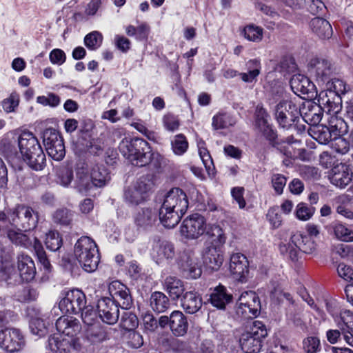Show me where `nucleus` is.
<instances>
[{
	"instance_id": "obj_1",
	"label": "nucleus",
	"mask_w": 353,
	"mask_h": 353,
	"mask_svg": "<svg viewBox=\"0 0 353 353\" xmlns=\"http://www.w3.org/2000/svg\"><path fill=\"white\" fill-rule=\"evenodd\" d=\"M290 86L293 92L297 95L293 99H282L278 102L277 99H269L270 108L276 110H312L317 105L310 100H305L300 94L313 97L316 94V88L310 79L301 74H294L290 80Z\"/></svg>"
},
{
	"instance_id": "obj_2",
	"label": "nucleus",
	"mask_w": 353,
	"mask_h": 353,
	"mask_svg": "<svg viewBox=\"0 0 353 353\" xmlns=\"http://www.w3.org/2000/svg\"><path fill=\"white\" fill-rule=\"evenodd\" d=\"M188 208V200L185 192L174 188L165 196L159 210V220L164 227L172 228L176 225Z\"/></svg>"
},
{
	"instance_id": "obj_3",
	"label": "nucleus",
	"mask_w": 353,
	"mask_h": 353,
	"mask_svg": "<svg viewBox=\"0 0 353 353\" xmlns=\"http://www.w3.org/2000/svg\"><path fill=\"white\" fill-rule=\"evenodd\" d=\"M211 241L205 245L201 256L205 267L212 271H217L223 265L224 257L222 250L226 236L220 226H214L209 232Z\"/></svg>"
},
{
	"instance_id": "obj_4",
	"label": "nucleus",
	"mask_w": 353,
	"mask_h": 353,
	"mask_svg": "<svg viewBox=\"0 0 353 353\" xmlns=\"http://www.w3.org/2000/svg\"><path fill=\"white\" fill-rule=\"evenodd\" d=\"M19 151L25 161L35 170H41L46 165V156L37 137L30 132L24 131L18 137Z\"/></svg>"
},
{
	"instance_id": "obj_5",
	"label": "nucleus",
	"mask_w": 353,
	"mask_h": 353,
	"mask_svg": "<svg viewBox=\"0 0 353 353\" xmlns=\"http://www.w3.org/2000/svg\"><path fill=\"white\" fill-rule=\"evenodd\" d=\"M74 255L83 269L94 272L99 265L100 256L96 243L88 236H81L74 246Z\"/></svg>"
},
{
	"instance_id": "obj_6",
	"label": "nucleus",
	"mask_w": 353,
	"mask_h": 353,
	"mask_svg": "<svg viewBox=\"0 0 353 353\" xmlns=\"http://www.w3.org/2000/svg\"><path fill=\"white\" fill-rule=\"evenodd\" d=\"M325 90L321 91L317 99L319 108L321 110H341L342 100L341 95L346 90L345 82L339 79L328 81L325 85Z\"/></svg>"
},
{
	"instance_id": "obj_7",
	"label": "nucleus",
	"mask_w": 353,
	"mask_h": 353,
	"mask_svg": "<svg viewBox=\"0 0 353 353\" xmlns=\"http://www.w3.org/2000/svg\"><path fill=\"white\" fill-rule=\"evenodd\" d=\"M17 270L18 273L12 265L6 264L1 272V279L5 281H17L19 276L23 281L29 282L33 280L36 274L34 263L28 255L20 254L18 256Z\"/></svg>"
},
{
	"instance_id": "obj_8",
	"label": "nucleus",
	"mask_w": 353,
	"mask_h": 353,
	"mask_svg": "<svg viewBox=\"0 0 353 353\" xmlns=\"http://www.w3.org/2000/svg\"><path fill=\"white\" fill-rule=\"evenodd\" d=\"M317 244L310 236L294 235L289 242L281 243L279 246L281 253L286 258L296 261L299 250L306 254H312L316 250Z\"/></svg>"
},
{
	"instance_id": "obj_9",
	"label": "nucleus",
	"mask_w": 353,
	"mask_h": 353,
	"mask_svg": "<svg viewBox=\"0 0 353 353\" xmlns=\"http://www.w3.org/2000/svg\"><path fill=\"white\" fill-rule=\"evenodd\" d=\"M217 225H208L205 219L201 214H194L186 217L180 227V233L186 239H197L206 234L210 237L209 231Z\"/></svg>"
},
{
	"instance_id": "obj_10",
	"label": "nucleus",
	"mask_w": 353,
	"mask_h": 353,
	"mask_svg": "<svg viewBox=\"0 0 353 353\" xmlns=\"http://www.w3.org/2000/svg\"><path fill=\"white\" fill-rule=\"evenodd\" d=\"M7 218L12 225L26 231L34 228L38 222L37 214L30 207L24 205L10 210Z\"/></svg>"
},
{
	"instance_id": "obj_11",
	"label": "nucleus",
	"mask_w": 353,
	"mask_h": 353,
	"mask_svg": "<svg viewBox=\"0 0 353 353\" xmlns=\"http://www.w3.org/2000/svg\"><path fill=\"white\" fill-rule=\"evenodd\" d=\"M42 138L49 157L57 161L62 160L65 157V150L59 133L54 129L48 128L43 131Z\"/></svg>"
},
{
	"instance_id": "obj_12",
	"label": "nucleus",
	"mask_w": 353,
	"mask_h": 353,
	"mask_svg": "<svg viewBox=\"0 0 353 353\" xmlns=\"http://www.w3.org/2000/svg\"><path fill=\"white\" fill-rule=\"evenodd\" d=\"M86 304L84 293L78 289L70 290L65 292L61 299L59 307L62 313L76 314L81 312Z\"/></svg>"
},
{
	"instance_id": "obj_13",
	"label": "nucleus",
	"mask_w": 353,
	"mask_h": 353,
	"mask_svg": "<svg viewBox=\"0 0 353 353\" xmlns=\"http://www.w3.org/2000/svg\"><path fill=\"white\" fill-rule=\"evenodd\" d=\"M83 341L57 334L49 338L48 347L54 353H70L72 350L81 352L85 349Z\"/></svg>"
},
{
	"instance_id": "obj_14",
	"label": "nucleus",
	"mask_w": 353,
	"mask_h": 353,
	"mask_svg": "<svg viewBox=\"0 0 353 353\" xmlns=\"http://www.w3.org/2000/svg\"><path fill=\"white\" fill-rule=\"evenodd\" d=\"M236 312L245 318L257 316L261 310V302L258 295L253 291L241 293L238 299Z\"/></svg>"
},
{
	"instance_id": "obj_15",
	"label": "nucleus",
	"mask_w": 353,
	"mask_h": 353,
	"mask_svg": "<svg viewBox=\"0 0 353 353\" xmlns=\"http://www.w3.org/2000/svg\"><path fill=\"white\" fill-rule=\"evenodd\" d=\"M25 345L24 337L19 329L8 327L0 331V347L8 352L20 351Z\"/></svg>"
},
{
	"instance_id": "obj_16",
	"label": "nucleus",
	"mask_w": 353,
	"mask_h": 353,
	"mask_svg": "<svg viewBox=\"0 0 353 353\" xmlns=\"http://www.w3.org/2000/svg\"><path fill=\"white\" fill-rule=\"evenodd\" d=\"M325 117L328 121L330 128H335L336 130H339V132L335 134L336 135L340 136L341 133L346 132L347 126L343 120L339 119L335 114H331V112H325ZM349 145L350 143L341 137H334L331 143V147L340 154L347 153L349 150Z\"/></svg>"
},
{
	"instance_id": "obj_17",
	"label": "nucleus",
	"mask_w": 353,
	"mask_h": 353,
	"mask_svg": "<svg viewBox=\"0 0 353 353\" xmlns=\"http://www.w3.org/2000/svg\"><path fill=\"white\" fill-rule=\"evenodd\" d=\"M151 182L146 177H141L128 186L125 190L124 196L127 202L138 205L145 199L146 194L150 189Z\"/></svg>"
},
{
	"instance_id": "obj_18",
	"label": "nucleus",
	"mask_w": 353,
	"mask_h": 353,
	"mask_svg": "<svg viewBox=\"0 0 353 353\" xmlns=\"http://www.w3.org/2000/svg\"><path fill=\"white\" fill-rule=\"evenodd\" d=\"M249 263L246 256L239 252H232L230 256L229 272L232 278L241 283L247 281Z\"/></svg>"
},
{
	"instance_id": "obj_19",
	"label": "nucleus",
	"mask_w": 353,
	"mask_h": 353,
	"mask_svg": "<svg viewBox=\"0 0 353 353\" xmlns=\"http://www.w3.org/2000/svg\"><path fill=\"white\" fill-rule=\"evenodd\" d=\"M150 254L158 264H162L174 258L173 244L166 240L154 239L151 242Z\"/></svg>"
},
{
	"instance_id": "obj_20",
	"label": "nucleus",
	"mask_w": 353,
	"mask_h": 353,
	"mask_svg": "<svg viewBox=\"0 0 353 353\" xmlns=\"http://www.w3.org/2000/svg\"><path fill=\"white\" fill-rule=\"evenodd\" d=\"M56 328L59 335L72 338L73 339H82L79 336L81 325L79 321L71 316H62L56 321Z\"/></svg>"
},
{
	"instance_id": "obj_21",
	"label": "nucleus",
	"mask_w": 353,
	"mask_h": 353,
	"mask_svg": "<svg viewBox=\"0 0 353 353\" xmlns=\"http://www.w3.org/2000/svg\"><path fill=\"white\" fill-rule=\"evenodd\" d=\"M97 307L99 316L103 322L110 325L117 323L119 310L116 303L110 298L103 297L99 299Z\"/></svg>"
},
{
	"instance_id": "obj_22",
	"label": "nucleus",
	"mask_w": 353,
	"mask_h": 353,
	"mask_svg": "<svg viewBox=\"0 0 353 353\" xmlns=\"http://www.w3.org/2000/svg\"><path fill=\"white\" fill-rule=\"evenodd\" d=\"M353 179L352 168L345 163H339L335 165L331 172L330 182L335 186L343 188L347 186Z\"/></svg>"
},
{
	"instance_id": "obj_23",
	"label": "nucleus",
	"mask_w": 353,
	"mask_h": 353,
	"mask_svg": "<svg viewBox=\"0 0 353 353\" xmlns=\"http://www.w3.org/2000/svg\"><path fill=\"white\" fill-rule=\"evenodd\" d=\"M142 149L148 151V143L140 138L130 139L125 137L119 143V149L121 153L133 164L135 150Z\"/></svg>"
},
{
	"instance_id": "obj_24",
	"label": "nucleus",
	"mask_w": 353,
	"mask_h": 353,
	"mask_svg": "<svg viewBox=\"0 0 353 353\" xmlns=\"http://www.w3.org/2000/svg\"><path fill=\"white\" fill-rule=\"evenodd\" d=\"M332 303H326L327 312L334 317L338 326L343 332L353 334V313L349 310H344L341 312L340 316H336Z\"/></svg>"
},
{
	"instance_id": "obj_25",
	"label": "nucleus",
	"mask_w": 353,
	"mask_h": 353,
	"mask_svg": "<svg viewBox=\"0 0 353 353\" xmlns=\"http://www.w3.org/2000/svg\"><path fill=\"white\" fill-rule=\"evenodd\" d=\"M309 71L319 82H325L332 74L330 63L326 60L319 59L311 60Z\"/></svg>"
},
{
	"instance_id": "obj_26",
	"label": "nucleus",
	"mask_w": 353,
	"mask_h": 353,
	"mask_svg": "<svg viewBox=\"0 0 353 353\" xmlns=\"http://www.w3.org/2000/svg\"><path fill=\"white\" fill-rule=\"evenodd\" d=\"M108 290L110 295L119 301L123 307H128L132 303L128 288L119 281L115 280L109 283Z\"/></svg>"
},
{
	"instance_id": "obj_27",
	"label": "nucleus",
	"mask_w": 353,
	"mask_h": 353,
	"mask_svg": "<svg viewBox=\"0 0 353 353\" xmlns=\"http://www.w3.org/2000/svg\"><path fill=\"white\" fill-rule=\"evenodd\" d=\"M269 118L265 112H257L255 116V128L268 140L273 141L276 137V132L270 123Z\"/></svg>"
},
{
	"instance_id": "obj_28",
	"label": "nucleus",
	"mask_w": 353,
	"mask_h": 353,
	"mask_svg": "<svg viewBox=\"0 0 353 353\" xmlns=\"http://www.w3.org/2000/svg\"><path fill=\"white\" fill-rule=\"evenodd\" d=\"M89 170L87 168H79L76 173L74 188L82 194H87L94 186Z\"/></svg>"
},
{
	"instance_id": "obj_29",
	"label": "nucleus",
	"mask_w": 353,
	"mask_h": 353,
	"mask_svg": "<svg viewBox=\"0 0 353 353\" xmlns=\"http://www.w3.org/2000/svg\"><path fill=\"white\" fill-rule=\"evenodd\" d=\"M170 327L176 336H182L187 332L188 323L184 314L178 310L174 311L170 316Z\"/></svg>"
},
{
	"instance_id": "obj_30",
	"label": "nucleus",
	"mask_w": 353,
	"mask_h": 353,
	"mask_svg": "<svg viewBox=\"0 0 353 353\" xmlns=\"http://www.w3.org/2000/svg\"><path fill=\"white\" fill-rule=\"evenodd\" d=\"M203 304L201 296L195 292H187L182 299V307L190 314H194L199 310Z\"/></svg>"
},
{
	"instance_id": "obj_31",
	"label": "nucleus",
	"mask_w": 353,
	"mask_h": 353,
	"mask_svg": "<svg viewBox=\"0 0 353 353\" xmlns=\"http://www.w3.org/2000/svg\"><path fill=\"white\" fill-rule=\"evenodd\" d=\"M330 233L337 240L343 242H353V230L340 221H335L330 225Z\"/></svg>"
},
{
	"instance_id": "obj_32",
	"label": "nucleus",
	"mask_w": 353,
	"mask_h": 353,
	"mask_svg": "<svg viewBox=\"0 0 353 353\" xmlns=\"http://www.w3.org/2000/svg\"><path fill=\"white\" fill-rule=\"evenodd\" d=\"M312 30L321 39H329L332 34V28L330 23L324 19L315 17L310 21Z\"/></svg>"
},
{
	"instance_id": "obj_33",
	"label": "nucleus",
	"mask_w": 353,
	"mask_h": 353,
	"mask_svg": "<svg viewBox=\"0 0 353 353\" xmlns=\"http://www.w3.org/2000/svg\"><path fill=\"white\" fill-rule=\"evenodd\" d=\"M165 290L172 299H179L183 293L185 288L183 282L175 276H167L163 282Z\"/></svg>"
},
{
	"instance_id": "obj_34",
	"label": "nucleus",
	"mask_w": 353,
	"mask_h": 353,
	"mask_svg": "<svg viewBox=\"0 0 353 353\" xmlns=\"http://www.w3.org/2000/svg\"><path fill=\"white\" fill-rule=\"evenodd\" d=\"M157 221V213L152 209H143L134 216L135 224L143 229L152 226Z\"/></svg>"
},
{
	"instance_id": "obj_35",
	"label": "nucleus",
	"mask_w": 353,
	"mask_h": 353,
	"mask_svg": "<svg viewBox=\"0 0 353 353\" xmlns=\"http://www.w3.org/2000/svg\"><path fill=\"white\" fill-rule=\"evenodd\" d=\"M241 349L245 353H256L262 347V342L258 340L247 331L243 332L239 339Z\"/></svg>"
},
{
	"instance_id": "obj_36",
	"label": "nucleus",
	"mask_w": 353,
	"mask_h": 353,
	"mask_svg": "<svg viewBox=\"0 0 353 353\" xmlns=\"http://www.w3.org/2000/svg\"><path fill=\"white\" fill-rule=\"evenodd\" d=\"M231 300L232 296L227 293L226 289L222 285H219L214 288L213 292L210 294L211 303L219 309H223Z\"/></svg>"
},
{
	"instance_id": "obj_37",
	"label": "nucleus",
	"mask_w": 353,
	"mask_h": 353,
	"mask_svg": "<svg viewBox=\"0 0 353 353\" xmlns=\"http://www.w3.org/2000/svg\"><path fill=\"white\" fill-rule=\"evenodd\" d=\"M150 305L156 312L161 313L170 307V301L167 296L161 292H153L150 298Z\"/></svg>"
},
{
	"instance_id": "obj_38",
	"label": "nucleus",
	"mask_w": 353,
	"mask_h": 353,
	"mask_svg": "<svg viewBox=\"0 0 353 353\" xmlns=\"http://www.w3.org/2000/svg\"><path fill=\"white\" fill-rule=\"evenodd\" d=\"M88 170L95 187H102L110 180L109 173L103 165H94Z\"/></svg>"
},
{
	"instance_id": "obj_39",
	"label": "nucleus",
	"mask_w": 353,
	"mask_h": 353,
	"mask_svg": "<svg viewBox=\"0 0 353 353\" xmlns=\"http://www.w3.org/2000/svg\"><path fill=\"white\" fill-rule=\"evenodd\" d=\"M85 343V348L88 344L101 343L106 339L105 332L99 327H92L88 329L83 336H81Z\"/></svg>"
},
{
	"instance_id": "obj_40",
	"label": "nucleus",
	"mask_w": 353,
	"mask_h": 353,
	"mask_svg": "<svg viewBox=\"0 0 353 353\" xmlns=\"http://www.w3.org/2000/svg\"><path fill=\"white\" fill-rule=\"evenodd\" d=\"M248 72L240 73L243 81L245 83H252L256 81V77L261 72V63L257 59L250 60L247 64Z\"/></svg>"
},
{
	"instance_id": "obj_41",
	"label": "nucleus",
	"mask_w": 353,
	"mask_h": 353,
	"mask_svg": "<svg viewBox=\"0 0 353 353\" xmlns=\"http://www.w3.org/2000/svg\"><path fill=\"white\" fill-rule=\"evenodd\" d=\"M150 26L145 23H142L137 27L129 25L125 27V32L130 37H134L139 41H146L150 34Z\"/></svg>"
},
{
	"instance_id": "obj_42",
	"label": "nucleus",
	"mask_w": 353,
	"mask_h": 353,
	"mask_svg": "<svg viewBox=\"0 0 353 353\" xmlns=\"http://www.w3.org/2000/svg\"><path fill=\"white\" fill-rule=\"evenodd\" d=\"M301 112H276L275 116L279 125L283 128H289L297 122Z\"/></svg>"
},
{
	"instance_id": "obj_43",
	"label": "nucleus",
	"mask_w": 353,
	"mask_h": 353,
	"mask_svg": "<svg viewBox=\"0 0 353 353\" xmlns=\"http://www.w3.org/2000/svg\"><path fill=\"white\" fill-rule=\"evenodd\" d=\"M171 146L176 155L181 156L188 150V142L183 134H179L173 137L171 141Z\"/></svg>"
},
{
	"instance_id": "obj_44",
	"label": "nucleus",
	"mask_w": 353,
	"mask_h": 353,
	"mask_svg": "<svg viewBox=\"0 0 353 353\" xmlns=\"http://www.w3.org/2000/svg\"><path fill=\"white\" fill-rule=\"evenodd\" d=\"M236 120L227 112H221L213 117L212 125L216 128H224L232 125Z\"/></svg>"
},
{
	"instance_id": "obj_45",
	"label": "nucleus",
	"mask_w": 353,
	"mask_h": 353,
	"mask_svg": "<svg viewBox=\"0 0 353 353\" xmlns=\"http://www.w3.org/2000/svg\"><path fill=\"white\" fill-rule=\"evenodd\" d=\"M85 150L92 155H100L103 150V143L98 138L90 137L82 143Z\"/></svg>"
},
{
	"instance_id": "obj_46",
	"label": "nucleus",
	"mask_w": 353,
	"mask_h": 353,
	"mask_svg": "<svg viewBox=\"0 0 353 353\" xmlns=\"http://www.w3.org/2000/svg\"><path fill=\"white\" fill-rule=\"evenodd\" d=\"M21 229L18 228L17 230H8V237L9 239L16 245H19L25 248H29L31 245L30 239L24 234L19 232Z\"/></svg>"
},
{
	"instance_id": "obj_47",
	"label": "nucleus",
	"mask_w": 353,
	"mask_h": 353,
	"mask_svg": "<svg viewBox=\"0 0 353 353\" xmlns=\"http://www.w3.org/2000/svg\"><path fill=\"white\" fill-rule=\"evenodd\" d=\"M134 154V161L133 162V165L137 166H143L149 163L152 157L154 155L152 152V150L150 146L148 145V151H144L142 149H139L135 150Z\"/></svg>"
},
{
	"instance_id": "obj_48",
	"label": "nucleus",
	"mask_w": 353,
	"mask_h": 353,
	"mask_svg": "<svg viewBox=\"0 0 353 353\" xmlns=\"http://www.w3.org/2000/svg\"><path fill=\"white\" fill-rule=\"evenodd\" d=\"M244 37L248 41L259 42L263 38V28L254 24L245 26L243 29Z\"/></svg>"
},
{
	"instance_id": "obj_49",
	"label": "nucleus",
	"mask_w": 353,
	"mask_h": 353,
	"mask_svg": "<svg viewBox=\"0 0 353 353\" xmlns=\"http://www.w3.org/2000/svg\"><path fill=\"white\" fill-rule=\"evenodd\" d=\"M42 318L37 317L32 319L30 323L31 332L39 337L45 336L48 332V325Z\"/></svg>"
},
{
	"instance_id": "obj_50",
	"label": "nucleus",
	"mask_w": 353,
	"mask_h": 353,
	"mask_svg": "<svg viewBox=\"0 0 353 353\" xmlns=\"http://www.w3.org/2000/svg\"><path fill=\"white\" fill-rule=\"evenodd\" d=\"M45 243L48 250L57 251L62 245V238L58 232L50 231L46 234Z\"/></svg>"
},
{
	"instance_id": "obj_51",
	"label": "nucleus",
	"mask_w": 353,
	"mask_h": 353,
	"mask_svg": "<svg viewBox=\"0 0 353 353\" xmlns=\"http://www.w3.org/2000/svg\"><path fill=\"white\" fill-rule=\"evenodd\" d=\"M314 211V208L304 203H300L296 207L295 216L299 220L306 221L312 218Z\"/></svg>"
},
{
	"instance_id": "obj_52",
	"label": "nucleus",
	"mask_w": 353,
	"mask_h": 353,
	"mask_svg": "<svg viewBox=\"0 0 353 353\" xmlns=\"http://www.w3.org/2000/svg\"><path fill=\"white\" fill-rule=\"evenodd\" d=\"M247 332L261 342L268 336L266 327L260 321H254Z\"/></svg>"
},
{
	"instance_id": "obj_53",
	"label": "nucleus",
	"mask_w": 353,
	"mask_h": 353,
	"mask_svg": "<svg viewBox=\"0 0 353 353\" xmlns=\"http://www.w3.org/2000/svg\"><path fill=\"white\" fill-rule=\"evenodd\" d=\"M103 36L98 31H93L88 34L84 38L85 46L90 50L98 48L102 43Z\"/></svg>"
},
{
	"instance_id": "obj_54",
	"label": "nucleus",
	"mask_w": 353,
	"mask_h": 353,
	"mask_svg": "<svg viewBox=\"0 0 353 353\" xmlns=\"http://www.w3.org/2000/svg\"><path fill=\"white\" fill-rule=\"evenodd\" d=\"M314 138L320 143L326 144L332 139L330 130L325 125V124H322L317 127L314 132Z\"/></svg>"
},
{
	"instance_id": "obj_55",
	"label": "nucleus",
	"mask_w": 353,
	"mask_h": 353,
	"mask_svg": "<svg viewBox=\"0 0 353 353\" xmlns=\"http://www.w3.org/2000/svg\"><path fill=\"white\" fill-rule=\"evenodd\" d=\"M141 325L146 333H152L158 327L157 319L150 312H146L142 316Z\"/></svg>"
},
{
	"instance_id": "obj_56",
	"label": "nucleus",
	"mask_w": 353,
	"mask_h": 353,
	"mask_svg": "<svg viewBox=\"0 0 353 353\" xmlns=\"http://www.w3.org/2000/svg\"><path fill=\"white\" fill-rule=\"evenodd\" d=\"M303 343L307 353H316L321 350L320 340L316 336H308L304 339Z\"/></svg>"
},
{
	"instance_id": "obj_57",
	"label": "nucleus",
	"mask_w": 353,
	"mask_h": 353,
	"mask_svg": "<svg viewBox=\"0 0 353 353\" xmlns=\"http://www.w3.org/2000/svg\"><path fill=\"white\" fill-rule=\"evenodd\" d=\"M199 154L203 163L210 175H214V167L212 157L206 148L199 150Z\"/></svg>"
},
{
	"instance_id": "obj_58",
	"label": "nucleus",
	"mask_w": 353,
	"mask_h": 353,
	"mask_svg": "<svg viewBox=\"0 0 353 353\" xmlns=\"http://www.w3.org/2000/svg\"><path fill=\"white\" fill-rule=\"evenodd\" d=\"M271 182L275 192L279 195L281 194L286 185V178L281 174H274L271 178Z\"/></svg>"
},
{
	"instance_id": "obj_59",
	"label": "nucleus",
	"mask_w": 353,
	"mask_h": 353,
	"mask_svg": "<svg viewBox=\"0 0 353 353\" xmlns=\"http://www.w3.org/2000/svg\"><path fill=\"white\" fill-rule=\"evenodd\" d=\"M163 123L165 129L171 132L177 130L180 125V122L177 117L170 113L164 116Z\"/></svg>"
},
{
	"instance_id": "obj_60",
	"label": "nucleus",
	"mask_w": 353,
	"mask_h": 353,
	"mask_svg": "<svg viewBox=\"0 0 353 353\" xmlns=\"http://www.w3.org/2000/svg\"><path fill=\"white\" fill-rule=\"evenodd\" d=\"M301 117L310 125H317L323 119V112H305L303 114L301 113Z\"/></svg>"
},
{
	"instance_id": "obj_61",
	"label": "nucleus",
	"mask_w": 353,
	"mask_h": 353,
	"mask_svg": "<svg viewBox=\"0 0 353 353\" xmlns=\"http://www.w3.org/2000/svg\"><path fill=\"white\" fill-rule=\"evenodd\" d=\"M81 311L82 320L87 325H92L99 316L92 306H85Z\"/></svg>"
},
{
	"instance_id": "obj_62",
	"label": "nucleus",
	"mask_w": 353,
	"mask_h": 353,
	"mask_svg": "<svg viewBox=\"0 0 353 353\" xmlns=\"http://www.w3.org/2000/svg\"><path fill=\"white\" fill-rule=\"evenodd\" d=\"M49 59L52 64L61 65L65 63L66 56L62 50L56 48L50 52Z\"/></svg>"
},
{
	"instance_id": "obj_63",
	"label": "nucleus",
	"mask_w": 353,
	"mask_h": 353,
	"mask_svg": "<svg viewBox=\"0 0 353 353\" xmlns=\"http://www.w3.org/2000/svg\"><path fill=\"white\" fill-rule=\"evenodd\" d=\"M267 218L274 228H278L282 223L281 216L279 214L276 208H271L268 210Z\"/></svg>"
},
{
	"instance_id": "obj_64",
	"label": "nucleus",
	"mask_w": 353,
	"mask_h": 353,
	"mask_svg": "<svg viewBox=\"0 0 353 353\" xmlns=\"http://www.w3.org/2000/svg\"><path fill=\"white\" fill-rule=\"evenodd\" d=\"M339 276L347 281L353 280V270L345 263H340L337 268Z\"/></svg>"
}]
</instances>
